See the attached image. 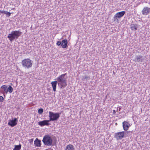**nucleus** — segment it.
<instances>
[{
    "instance_id": "nucleus-23",
    "label": "nucleus",
    "mask_w": 150,
    "mask_h": 150,
    "mask_svg": "<svg viewBox=\"0 0 150 150\" xmlns=\"http://www.w3.org/2000/svg\"><path fill=\"white\" fill-rule=\"evenodd\" d=\"M8 91L10 93H11L13 91V88L11 86H10L8 89Z\"/></svg>"
},
{
    "instance_id": "nucleus-17",
    "label": "nucleus",
    "mask_w": 150,
    "mask_h": 150,
    "mask_svg": "<svg viewBox=\"0 0 150 150\" xmlns=\"http://www.w3.org/2000/svg\"><path fill=\"white\" fill-rule=\"evenodd\" d=\"M74 146L71 144H69L66 146V150H74Z\"/></svg>"
},
{
    "instance_id": "nucleus-13",
    "label": "nucleus",
    "mask_w": 150,
    "mask_h": 150,
    "mask_svg": "<svg viewBox=\"0 0 150 150\" xmlns=\"http://www.w3.org/2000/svg\"><path fill=\"white\" fill-rule=\"evenodd\" d=\"M34 144L37 146H40L41 145V141L37 138L34 142Z\"/></svg>"
},
{
    "instance_id": "nucleus-28",
    "label": "nucleus",
    "mask_w": 150,
    "mask_h": 150,
    "mask_svg": "<svg viewBox=\"0 0 150 150\" xmlns=\"http://www.w3.org/2000/svg\"><path fill=\"white\" fill-rule=\"evenodd\" d=\"M5 11L0 10V13H4V14Z\"/></svg>"
},
{
    "instance_id": "nucleus-6",
    "label": "nucleus",
    "mask_w": 150,
    "mask_h": 150,
    "mask_svg": "<svg viewBox=\"0 0 150 150\" xmlns=\"http://www.w3.org/2000/svg\"><path fill=\"white\" fill-rule=\"evenodd\" d=\"M17 119L16 118H14L13 120H9L8 123V125L12 127H13L17 124Z\"/></svg>"
},
{
    "instance_id": "nucleus-7",
    "label": "nucleus",
    "mask_w": 150,
    "mask_h": 150,
    "mask_svg": "<svg viewBox=\"0 0 150 150\" xmlns=\"http://www.w3.org/2000/svg\"><path fill=\"white\" fill-rule=\"evenodd\" d=\"M50 121L49 120H45L42 121H40L38 123V124L41 126H43L45 125L48 126L50 125V124L49 123Z\"/></svg>"
},
{
    "instance_id": "nucleus-24",
    "label": "nucleus",
    "mask_w": 150,
    "mask_h": 150,
    "mask_svg": "<svg viewBox=\"0 0 150 150\" xmlns=\"http://www.w3.org/2000/svg\"><path fill=\"white\" fill-rule=\"evenodd\" d=\"M5 14H6V16L8 17H9V16H10L11 14V13L8 12L6 11H5L4 13Z\"/></svg>"
},
{
    "instance_id": "nucleus-32",
    "label": "nucleus",
    "mask_w": 150,
    "mask_h": 150,
    "mask_svg": "<svg viewBox=\"0 0 150 150\" xmlns=\"http://www.w3.org/2000/svg\"><path fill=\"white\" fill-rule=\"evenodd\" d=\"M114 112H115V110H114Z\"/></svg>"
},
{
    "instance_id": "nucleus-27",
    "label": "nucleus",
    "mask_w": 150,
    "mask_h": 150,
    "mask_svg": "<svg viewBox=\"0 0 150 150\" xmlns=\"http://www.w3.org/2000/svg\"><path fill=\"white\" fill-rule=\"evenodd\" d=\"M61 44V42L60 41H58L57 43V45L59 46Z\"/></svg>"
},
{
    "instance_id": "nucleus-19",
    "label": "nucleus",
    "mask_w": 150,
    "mask_h": 150,
    "mask_svg": "<svg viewBox=\"0 0 150 150\" xmlns=\"http://www.w3.org/2000/svg\"><path fill=\"white\" fill-rule=\"evenodd\" d=\"M21 147V145L20 144L18 145H15V147L13 150H20Z\"/></svg>"
},
{
    "instance_id": "nucleus-9",
    "label": "nucleus",
    "mask_w": 150,
    "mask_h": 150,
    "mask_svg": "<svg viewBox=\"0 0 150 150\" xmlns=\"http://www.w3.org/2000/svg\"><path fill=\"white\" fill-rule=\"evenodd\" d=\"M122 125L123 129L125 131H127L130 126V124L128 122L125 121L122 122Z\"/></svg>"
},
{
    "instance_id": "nucleus-29",
    "label": "nucleus",
    "mask_w": 150,
    "mask_h": 150,
    "mask_svg": "<svg viewBox=\"0 0 150 150\" xmlns=\"http://www.w3.org/2000/svg\"><path fill=\"white\" fill-rule=\"evenodd\" d=\"M31 141L30 142H32L33 141V139H30Z\"/></svg>"
},
{
    "instance_id": "nucleus-25",
    "label": "nucleus",
    "mask_w": 150,
    "mask_h": 150,
    "mask_svg": "<svg viewBox=\"0 0 150 150\" xmlns=\"http://www.w3.org/2000/svg\"><path fill=\"white\" fill-rule=\"evenodd\" d=\"M43 112V110L42 108H41L38 110V113L39 114H42Z\"/></svg>"
},
{
    "instance_id": "nucleus-1",
    "label": "nucleus",
    "mask_w": 150,
    "mask_h": 150,
    "mask_svg": "<svg viewBox=\"0 0 150 150\" xmlns=\"http://www.w3.org/2000/svg\"><path fill=\"white\" fill-rule=\"evenodd\" d=\"M22 32L19 30L13 31L7 36L10 41L12 42L14 40L17 39L22 34Z\"/></svg>"
},
{
    "instance_id": "nucleus-21",
    "label": "nucleus",
    "mask_w": 150,
    "mask_h": 150,
    "mask_svg": "<svg viewBox=\"0 0 150 150\" xmlns=\"http://www.w3.org/2000/svg\"><path fill=\"white\" fill-rule=\"evenodd\" d=\"M82 79L83 81H84L85 80H87L90 79V77L88 76L85 75L82 76Z\"/></svg>"
},
{
    "instance_id": "nucleus-16",
    "label": "nucleus",
    "mask_w": 150,
    "mask_h": 150,
    "mask_svg": "<svg viewBox=\"0 0 150 150\" xmlns=\"http://www.w3.org/2000/svg\"><path fill=\"white\" fill-rule=\"evenodd\" d=\"M124 137H126L129 135H130L132 133V132L130 131H122Z\"/></svg>"
},
{
    "instance_id": "nucleus-14",
    "label": "nucleus",
    "mask_w": 150,
    "mask_h": 150,
    "mask_svg": "<svg viewBox=\"0 0 150 150\" xmlns=\"http://www.w3.org/2000/svg\"><path fill=\"white\" fill-rule=\"evenodd\" d=\"M125 13V11H123L120 12H119L116 14L118 18H120L123 17Z\"/></svg>"
},
{
    "instance_id": "nucleus-11",
    "label": "nucleus",
    "mask_w": 150,
    "mask_h": 150,
    "mask_svg": "<svg viewBox=\"0 0 150 150\" xmlns=\"http://www.w3.org/2000/svg\"><path fill=\"white\" fill-rule=\"evenodd\" d=\"M143 56L141 55H137L135 56V58L134 61L137 62H142Z\"/></svg>"
},
{
    "instance_id": "nucleus-4",
    "label": "nucleus",
    "mask_w": 150,
    "mask_h": 150,
    "mask_svg": "<svg viewBox=\"0 0 150 150\" xmlns=\"http://www.w3.org/2000/svg\"><path fill=\"white\" fill-rule=\"evenodd\" d=\"M32 63L33 62L29 59H24L22 62L23 67L27 69H28L32 67Z\"/></svg>"
},
{
    "instance_id": "nucleus-12",
    "label": "nucleus",
    "mask_w": 150,
    "mask_h": 150,
    "mask_svg": "<svg viewBox=\"0 0 150 150\" xmlns=\"http://www.w3.org/2000/svg\"><path fill=\"white\" fill-rule=\"evenodd\" d=\"M1 88L2 89L1 90V93H3L4 96V93L6 94L8 92V90L6 86V85L2 86L1 87Z\"/></svg>"
},
{
    "instance_id": "nucleus-10",
    "label": "nucleus",
    "mask_w": 150,
    "mask_h": 150,
    "mask_svg": "<svg viewBox=\"0 0 150 150\" xmlns=\"http://www.w3.org/2000/svg\"><path fill=\"white\" fill-rule=\"evenodd\" d=\"M150 12V8L147 7H144L142 11V14L144 15H147Z\"/></svg>"
},
{
    "instance_id": "nucleus-15",
    "label": "nucleus",
    "mask_w": 150,
    "mask_h": 150,
    "mask_svg": "<svg viewBox=\"0 0 150 150\" xmlns=\"http://www.w3.org/2000/svg\"><path fill=\"white\" fill-rule=\"evenodd\" d=\"M57 82L56 81H52L51 82V84L52 85L53 89V90L54 91H56V86H57Z\"/></svg>"
},
{
    "instance_id": "nucleus-3",
    "label": "nucleus",
    "mask_w": 150,
    "mask_h": 150,
    "mask_svg": "<svg viewBox=\"0 0 150 150\" xmlns=\"http://www.w3.org/2000/svg\"><path fill=\"white\" fill-rule=\"evenodd\" d=\"M42 141L44 144L46 146H50L52 144V139L48 135H45Z\"/></svg>"
},
{
    "instance_id": "nucleus-30",
    "label": "nucleus",
    "mask_w": 150,
    "mask_h": 150,
    "mask_svg": "<svg viewBox=\"0 0 150 150\" xmlns=\"http://www.w3.org/2000/svg\"><path fill=\"white\" fill-rule=\"evenodd\" d=\"M67 40H66V47H67Z\"/></svg>"
},
{
    "instance_id": "nucleus-18",
    "label": "nucleus",
    "mask_w": 150,
    "mask_h": 150,
    "mask_svg": "<svg viewBox=\"0 0 150 150\" xmlns=\"http://www.w3.org/2000/svg\"><path fill=\"white\" fill-rule=\"evenodd\" d=\"M130 26V28L132 30H133L134 29L136 30H137V24H131Z\"/></svg>"
},
{
    "instance_id": "nucleus-5",
    "label": "nucleus",
    "mask_w": 150,
    "mask_h": 150,
    "mask_svg": "<svg viewBox=\"0 0 150 150\" xmlns=\"http://www.w3.org/2000/svg\"><path fill=\"white\" fill-rule=\"evenodd\" d=\"M50 118L49 121H55L57 120L59 117V113H54L52 112H49Z\"/></svg>"
},
{
    "instance_id": "nucleus-2",
    "label": "nucleus",
    "mask_w": 150,
    "mask_h": 150,
    "mask_svg": "<svg viewBox=\"0 0 150 150\" xmlns=\"http://www.w3.org/2000/svg\"><path fill=\"white\" fill-rule=\"evenodd\" d=\"M66 74L60 75L57 78V81L58 85L61 88H63L66 86Z\"/></svg>"
},
{
    "instance_id": "nucleus-26",
    "label": "nucleus",
    "mask_w": 150,
    "mask_h": 150,
    "mask_svg": "<svg viewBox=\"0 0 150 150\" xmlns=\"http://www.w3.org/2000/svg\"><path fill=\"white\" fill-rule=\"evenodd\" d=\"M4 99L3 97L1 96H0V102H3L4 101Z\"/></svg>"
},
{
    "instance_id": "nucleus-20",
    "label": "nucleus",
    "mask_w": 150,
    "mask_h": 150,
    "mask_svg": "<svg viewBox=\"0 0 150 150\" xmlns=\"http://www.w3.org/2000/svg\"><path fill=\"white\" fill-rule=\"evenodd\" d=\"M61 46L63 48H66V39H64L62 40Z\"/></svg>"
},
{
    "instance_id": "nucleus-22",
    "label": "nucleus",
    "mask_w": 150,
    "mask_h": 150,
    "mask_svg": "<svg viewBox=\"0 0 150 150\" xmlns=\"http://www.w3.org/2000/svg\"><path fill=\"white\" fill-rule=\"evenodd\" d=\"M118 18L117 17V16L116 15V14L114 16V17L113 18V21H117V22H119V20H118V18Z\"/></svg>"
},
{
    "instance_id": "nucleus-31",
    "label": "nucleus",
    "mask_w": 150,
    "mask_h": 150,
    "mask_svg": "<svg viewBox=\"0 0 150 150\" xmlns=\"http://www.w3.org/2000/svg\"><path fill=\"white\" fill-rule=\"evenodd\" d=\"M120 109H121V108H119V110L120 111Z\"/></svg>"
},
{
    "instance_id": "nucleus-8",
    "label": "nucleus",
    "mask_w": 150,
    "mask_h": 150,
    "mask_svg": "<svg viewBox=\"0 0 150 150\" xmlns=\"http://www.w3.org/2000/svg\"><path fill=\"white\" fill-rule=\"evenodd\" d=\"M122 132L116 133L115 134V137L117 140L121 139L124 137Z\"/></svg>"
}]
</instances>
